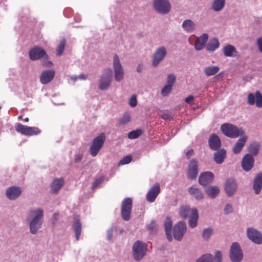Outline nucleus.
I'll list each match as a JSON object with an SVG mask.
<instances>
[{"label":"nucleus","mask_w":262,"mask_h":262,"mask_svg":"<svg viewBox=\"0 0 262 262\" xmlns=\"http://www.w3.org/2000/svg\"><path fill=\"white\" fill-rule=\"evenodd\" d=\"M183 29L186 32L191 33L195 29V23L191 19H187L183 21L182 24Z\"/></svg>","instance_id":"c85d7f7f"},{"label":"nucleus","mask_w":262,"mask_h":262,"mask_svg":"<svg viewBox=\"0 0 262 262\" xmlns=\"http://www.w3.org/2000/svg\"><path fill=\"white\" fill-rule=\"evenodd\" d=\"M255 104L258 107H262V95L259 91L255 93Z\"/></svg>","instance_id":"a18cd8bd"},{"label":"nucleus","mask_w":262,"mask_h":262,"mask_svg":"<svg viewBox=\"0 0 262 262\" xmlns=\"http://www.w3.org/2000/svg\"><path fill=\"white\" fill-rule=\"evenodd\" d=\"M21 188L19 186H11L8 188L6 191V195L10 200H15L21 194Z\"/></svg>","instance_id":"f3484780"},{"label":"nucleus","mask_w":262,"mask_h":262,"mask_svg":"<svg viewBox=\"0 0 262 262\" xmlns=\"http://www.w3.org/2000/svg\"><path fill=\"white\" fill-rule=\"evenodd\" d=\"M193 152V150L192 149H190L186 152V156L188 159H189L192 156Z\"/></svg>","instance_id":"69168bd1"},{"label":"nucleus","mask_w":262,"mask_h":262,"mask_svg":"<svg viewBox=\"0 0 262 262\" xmlns=\"http://www.w3.org/2000/svg\"><path fill=\"white\" fill-rule=\"evenodd\" d=\"M260 143L257 141H253L248 146V150L249 154L252 155V157L256 156L259 152L260 148Z\"/></svg>","instance_id":"473e14b6"},{"label":"nucleus","mask_w":262,"mask_h":262,"mask_svg":"<svg viewBox=\"0 0 262 262\" xmlns=\"http://www.w3.org/2000/svg\"><path fill=\"white\" fill-rule=\"evenodd\" d=\"M226 151L224 149H221L214 153V160L217 164H222L226 158Z\"/></svg>","instance_id":"72a5a7b5"},{"label":"nucleus","mask_w":262,"mask_h":262,"mask_svg":"<svg viewBox=\"0 0 262 262\" xmlns=\"http://www.w3.org/2000/svg\"><path fill=\"white\" fill-rule=\"evenodd\" d=\"M262 188V173H258L254 178L253 181V189L254 192L258 194Z\"/></svg>","instance_id":"a878e982"},{"label":"nucleus","mask_w":262,"mask_h":262,"mask_svg":"<svg viewBox=\"0 0 262 262\" xmlns=\"http://www.w3.org/2000/svg\"><path fill=\"white\" fill-rule=\"evenodd\" d=\"M220 70L218 66H207L204 68V73L206 76H211L216 74Z\"/></svg>","instance_id":"e433bc0d"},{"label":"nucleus","mask_w":262,"mask_h":262,"mask_svg":"<svg viewBox=\"0 0 262 262\" xmlns=\"http://www.w3.org/2000/svg\"><path fill=\"white\" fill-rule=\"evenodd\" d=\"M30 59L32 60H36L42 57H47L46 51L40 47H35L31 49L29 52Z\"/></svg>","instance_id":"2eb2a0df"},{"label":"nucleus","mask_w":262,"mask_h":262,"mask_svg":"<svg viewBox=\"0 0 262 262\" xmlns=\"http://www.w3.org/2000/svg\"><path fill=\"white\" fill-rule=\"evenodd\" d=\"M112 81V70L110 68L104 69L99 79V88L101 91L107 90Z\"/></svg>","instance_id":"39448f33"},{"label":"nucleus","mask_w":262,"mask_h":262,"mask_svg":"<svg viewBox=\"0 0 262 262\" xmlns=\"http://www.w3.org/2000/svg\"><path fill=\"white\" fill-rule=\"evenodd\" d=\"M137 101L136 96L133 95L130 97L129 99V104L131 107H134L137 105Z\"/></svg>","instance_id":"864d4df0"},{"label":"nucleus","mask_w":262,"mask_h":262,"mask_svg":"<svg viewBox=\"0 0 262 262\" xmlns=\"http://www.w3.org/2000/svg\"><path fill=\"white\" fill-rule=\"evenodd\" d=\"M103 179L102 178L96 179L93 184L92 189H94L95 188H96L103 182Z\"/></svg>","instance_id":"5fc2aeb1"},{"label":"nucleus","mask_w":262,"mask_h":262,"mask_svg":"<svg viewBox=\"0 0 262 262\" xmlns=\"http://www.w3.org/2000/svg\"><path fill=\"white\" fill-rule=\"evenodd\" d=\"M130 121V116L127 112L125 113L123 116L120 118L119 123L122 125H125Z\"/></svg>","instance_id":"79ce46f5"},{"label":"nucleus","mask_w":262,"mask_h":262,"mask_svg":"<svg viewBox=\"0 0 262 262\" xmlns=\"http://www.w3.org/2000/svg\"><path fill=\"white\" fill-rule=\"evenodd\" d=\"M220 42L216 38L211 39L206 44V49L208 51L213 52L219 48Z\"/></svg>","instance_id":"7c9ffc66"},{"label":"nucleus","mask_w":262,"mask_h":262,"mask_svg":"<svg viewBox=\"0 0 262 262\" xmlns=\"http://www.w3.org/2000/svg\"><path fill=\"white\" fill-rule=\"evenodd\" d=\"M255 102V95L252 93L249 94L248 96V103L250 105H253Z\"/></svg>","instance_id":"603ef678"},{"label":"nucleus","mask_w":262,"mask_h":262,"mask_svg":"<svg viewBox=\"0 0 262 262\" xmlns=\"http://www.w3.org/2000/svg\"><path fill=\"white\" fill-rule=\"evenodd\" d=\"M254 159L252 155L247 154L243 157L241 165L243 169L245 171H249L254 166Z\"/></svg>","instance_id":"dca6fc26"},{"label":"nucleus","mask_w":262,"mask_h":262,"mask_svg":"<svg viewBox=\"0 0 262 262\" xmlns=\"http://www.w3.org/2000/svg\"><path fill=\"white\" fill-rule=\"evenodd\" d=\"M208 144L211 149L217 150L220 149L221 146V141L217 135L213 134L211 135L209 138Z\"/></svg>","instance_id":"4be33fe9"},{"label":"nucleus","mask_w":262,"mask_h":262,"mask_svg":"<svg viewBox=\"0 0 262 262\" xmlns=\"http://www.w3.org/2000/svg\"><path fill=\"white\" fill-rule=\"evenodd\" d=\"M223 53L227 57L235 56L237 53L235 48L231 45H227L223 48Z\"/></svg>","instance_id":"f704fd0d"},{"label":"nucleus","mask_w":262,"mask_h":262,"mask_svg":"<svg viewBox=\"0 0 262 262\" xmlns=\"http://www.w3.org/2000/svg\"><path fill=\"white\" fill-rule=\"evenodd\" d=\"M237 184L234 178H230L226 180L224 188L228 196H233L237 190Z\"/></svg>","instance_id":"4468645a"},{"label":"nucleus","mask_w":262,"mask_h":262,"mask_svg":"<svg viewBox=\"0 0 262 262\" xmlns=\"http://www.w3.org/2000/svg\"><path fill=\"white\" fill-rule=\"evenodd\" d=\"M226 5V0H212L211 9L214 12H219L223 10Z\"/></svg>","instance_id":"393cba45"},{"label":"nucleus","mask_w":262,"mask_h":262,"mask_svg":"<svg viewBox=\"0 0 262 262\" xmlns=\"http://www.w3.org/2000/svg\"><path fill=\"white\" fill-rule=\"evenodd\" d=\"M246 233L248 238L253 243L257 245L262 244V234L258 230L252 227L248 228Z\"/></svg>","instance_id":"9b49d317"},{"label":"nucleus","mask_w":262,"mask_h":262,"mask_svg":"<svg viewBox=\"0 0 262 262\" xmlns=\"http://www.w3.org/2000/svg\"><path fill=\"white\" fill-rule=\"evenodd\" d=\"M247 140V137L246 136L240 138L233 146V152L235 154L239 153L244 146Z\"/></svg>","instance_id":"cd10ccee"},{"label":"nucleus","mask_w":262,"mask_h":262,"mask_svg":"<svg viewBox=\"0 0 262 262\" xmlns=\"http://www.w3.org/2000/svg\"><path fill=\"white\" fill-rule=\"evenodd\" d=\"M213 232V230L211 228H207L204 229L202 234L203 239L206 241H208L210 239L211 236L212 235Z\"/></svg>","instance_id":"58836bf2"},{"label":"nucleus","mask_w":262,"mask_h":262,"mask_svg":"<svg viewBox=\"0 0 262 262\" xmlns=\"http://www.w3.org/2000/svg\"><path fill=\"white\" fill-rule=\"evenodd\" d=\"M221 129L225 136L232 138L242 136L245 134L242 128L239 129L235 125L227 123L222 124Z\"/></svg>","instance_id":"7ed1b4c3"},{"label":"nucleus","mask_w":262,"mask_h":262,"mask_svg":"<svg viewBox=\"0 0 262 262\" xmlns=\"http://www.w3.org/2000/svg\"><path fill=\"white\" fill-rule=\"evenodd\" d=\"M172 222L169 217H167L164 223V228L167 239L170 242L172 241V236L171 230L172 228Z\"/></svg>","instance_id":"c756f323"},{"label":"nucleus","mask_w":262,"mask_h":262,"mask_svg":"<svg viewBox=\"0 0 262 262\" xmlns=\"http://www.w3.org/2000/svg\"><path fill=\"white\" fill-rule=\"evenodd\" d=\"M193 100V97L192 95H190L185 99V101L187 103H190Z\"/></svg>","instance_id":"680f3d73"},{"label":"nucleus","mask_w":262,"mask_h":262,"mask_svg":"<svg viewBox=\"0 0 262 262\" xmlns=\"http://www.w3.org/2000/svg\"><path fill=\"white\" fill-rule=\"evenodd\" d=\"M199 219V212L196 208H193L191 210V214L189 216L188 225L192 228L195 227L198 225Z\"/></svg>","instance_id":"5701e85b"},{"label":"nucleus","mask_w":262,"mask_h":262,"mask_svg":"<svg viewBox=\"0 0 262 262\" xmlns=\"http://www.w3.org/2000/svg\"><path fill=\"white\" fill-rule=\"evenodd\" d=\"M152 5L155 11L162 15L168 14L171 9L168 0H154Z\"/></svg>","instance_id":"423d86ee"},{"label":"nucleus","mask_w":262,"mask_h":262,"mask_svg":"<svg viewBox=\"0 0 262 262\" xmlns=\"http://www.w3.org/2000/svg\"><path fill=\"white\" fill-rule=\"evenodd\" d=\"M167 51L165 47L160 46L156 49L152 57V66L157 67L165 58Z\"/></svg>","instance_id":"1a4fd4ad"},{"label":"nucleus","mask_w":262,"mask_h":262,"mask_svg":"<svg viewBox=\"0 0 262 262\" xmlns=\"http://www.w3.org/2000/svg\"><path fill=\"white\" fill-rule=\"evenodd\" d=\"M64 184L63 178L55 179L52 183L51 185V191L53 193H57L61 188Z\"/></svg>","instance_id":"bb28decb"},{"label":"nucleus","mask_w":262,"mask_h":262,"mask_svg":"<svg viewBox=\"0 0 262 262\" xmlns=\"http://www.w3.org/2000/svg\"><path fill=\"white\" fill-rule=\"evenodd\" d=\"M176 80V76L172 74H170L167 76V84L172 86L173 84L175 83Z\"/></svg>","instance_id":"09e8293b"},{"label":"nucleus","mask_w":262,"mask_h":262,"mask_svg":"<svg viewBox=\"0 0 262 262\" xmlns=\"http://www.w3.org/2000/svg\"><path fill=\"white\" fill-rule=\"evenodd\" d=\"M198 174V163L194 159H191L188 163L187 175L188 178L191 180L196 179Z\"/></svg>","instance_id":"ddd939ff"},{"label":"nucleus","mask_w":262,"mask_h":262,"mask_svg":"<svg viewBox=\"0 0 262 262\" xmlns=\"http://www.w3.org/2000/svg\"><path fill=\"white\" fill-rule=\"evenodd\" d=\"M73 228L75 233L76 239L77 241H78L81 231V224L79 220H75Z\"/></svg>","instance_id":"4c0bfd02"},{"label":"nucleus","mask_w":262,"mask_h":262,"mask_svg":"<svg viewBox=\"0 0 262 262\" xmlns=\"http://www.w3.org/2000/svg\"><path fill=\"white\" fill-rule=\"evenodd\" d=\"M142 70H143V66L140 64H138L137 67V69H136L137 72L138 73H140L142 71Z\"/></svg>","instance_id":"774afa93"},{"label":"nucleus","mask_w":262,"mask_h":262,"mask_svg":"<svg viewBox=\"0 0 262 262\" xmlns=\"http://www.w3.org/2000/svg\"><path fill=\"white\" fill-rule=\"evenodd\" d=\"M186 225L185 222L181 221L174 225L173 230V236L175 239L180 241L186 231Z\"/></svg>","instance_id":"f8f14e48"},{"label":"nucleus","mask_w":262,"mask_h":262,"mask_svg":"<svg viewBox=\"0 0 262 262\" xmlns=\"http://www.w3.org/2000/svg\"><path fill=\"white\" fill-rule=\"evenodd\" d=\"M132 158L130 156H126L123 157L119 162V165H122L129 163L132 161Z\"/></svg>","instance_id":"3c124183"},{"label":"nucleus","mask_w":262,"mask_h":262,"mask_svg":"<svg viewBox=\"0 0 262 262\" xmlns=\"http://www.w3.org/2000/svg\"><path fill=\"white\" fill-rule=\"evenodd\" d=\"M28 126L21 124V123H17L15 126L16 130L20 134L27 136Z\"/></svg>","instance_id":"ea45409f"},{"label":"nucleus","mask_w":262,"mask_h":262,"mask_svg":"<svg viewBox=\"0 0 262 262\" xmlns=\"http://www.w3.org/2000/svg\"><path fill=\"white\" fill-rule=\"evenodd\" d=\"M172 86L166 84L165 85L161 90V94L163 96H166L171 92Z\"/></svg>","instance_id":"de8ad7c7"},{"label":"nucleus","mask_w":262,"mask_h":262,"mask_svg":"<svg viewBox=\"0 0 262 262\" xmlns=\"http://www.w3.org/2000/svg\"><path fill=\"white\" fill-rule=\"evenodd\" d=\"M55 72L53 70H46L41 74L40 81L43 84H46L50 82L54 78Z\"/></svg>","instance_id":"412c9836"},{"label":"nucleus","mask_w":262,"mask_h":262,"mask_svg":"<svg viewBox=\"0 0 262 262\" xmlns=\"http://www.w3.org/2000/svg\"><path fill=\"white\" fill-rule=\"evenodd\" d=\"M205 191L209 197L214 199L218 195L220 190L216 186H209L205 189Z\"/></svg>","instance_id":"2f4dec72"},{"label":"nucleus","mask_w":262,"mask_h":262,"mask_svg":"<svg viewBox=\"0 0 262 262\" xmlns=\"http://www.w3.org/2000/svg\"><path fill=\"white\" fill-rule=\"evenodd\" d=\"M222 253L220 251H217L215 252L214 257L212 258V262H222Z\"/></svg>","instance_id":"8fccbe9b"},{"label":"nucleus","mask_w":262,"mask_h":262,"mask_svg":"<svg viewBox=\"0 0 262 262\" xmlns=\"http://www.w3.org/2000/svg\"><path fill=\"white\" fill-rule=\"evenodd\" d=\"M113 68L115 81L118 82L122 81L124 78V70L118 56L116 54L113 56Z\"/></svg>","instance_id":"f03ea898"},{"label":"nucleus","mask_w":262,"mask_h":262,"mask_svg":"<svg viewBox=\"0 0 262 262\" xmlns=\"http://www.w3.org/2000/svg\"><path fill=\"white\" fill-rule=\"evenodd\" d=\"M212 256L211 254L208 253L203 255L201 258L198 259L196 262H212Z\"/></svg>","instance_id":"c03bdc74"},{"label":"nucleus","mask_w":262,"mask_h":262,"mask_svg":"<svg viewBox=\"0 0 262 262\" xmlns=\"http://www.w3.org/2000/svg\"><path fill=\"white\" fill-rule=\"evenodd\" d=\"M209 36L207 33H203L200 36L196 38L194 48L196 51H201L206 46V42L208 40Z\"/></svg>","instance_id":"6ab92c4d"},{"label":"nucleus","mask_w":262,"mask_h":262,"mask_svg":"<svg viewBox=\"0 0 262 262\" xmlns=\"http://www.w3.org/2000/svg\"><path fill=\"white\" fill-rule=\"evenodd\" d=\"M42 64L46 67H50L52 66L53 63L51 61H44Z\"/></svg>","instance_id":"0e129e2a"},{"label":"nucleus","mask_w":262,"mask_h":262,"mask_svg":"<svg viewBox=\"0 0 262 262\" xmlns=\"http://www.w3.org/2000/svg\"><path fill=\"white\" fill-rule=\"evenodd\" d=\"M105 140V136L103 133L94 139L90 148V154L92 157H95L98 154L102 147Z\"/></svg>","instance_id":"6e6552de"},{"label":"nucleus","mask_w":262,"mask_h":262,"mask_svg":"<svg viewBox=\"0 0 262 262\" xmlns=\"http://www.w3.org/2000/svg\"><path fill=\"white\" fill-rule=\"evenodd\" d=\"M256 45L259 51L262 53V37H258L256 40Z\"/></svg>","instance_id":"6e6d98bb"},{"label":"nucleus","mask_w":262,"mask_h":262,"mask_svg":"<svg viewBox=\"0 0 262 262\" xmlns=\"http://www.w3.org/2000/svg\"><path fill=\"white\" fill-rule=\"evenodd\" d=\"M232 211V206L229 204H227L224 208L225 212L227 214H228V213L231 212Z\"/></svg>","instance_id":"13d9d810"},{"label":"nucleus","mask_w":262,"mask_h":262,"mask_svg":"<svg viewBox=\"0 0 262 262\" xmlns=\"http://www.w3.org/2000/svg\"><path fill=\"white\" fill-rule=\"evenodd\" d=\"M162 118L165 120H169L171 119V116L168 113H164L162 115Z\"/></svg>","instance_id":"e2e57ef3"},{"label":"nucleus","mask_w":262,"mask_h":262,"mask_svg":"<svg viewBox=\"0 0 262 262\" xmlns=\"http://www.w3.org/2000/svg\"><path fill=\"white\" fill-rule=\"evenodd\" d=\"M142 133V131L141 129H137L134 130H132L128 134V138L130 139H134L138 138L140 135H141Z\"/></svg>","instance_id":"a19ab883"},{"label":"nucleus","mask_w":262,"mask_h":262,"mask_svg":"<svg viewBox=\"0 0 262 262\" xmlns=\"http://www.w3.org/2000/svg\"><path fill=\"white\" fill-rule=\"evenodd\" d=\"M191 210L190 206L188 205L182 206L179 209V215L183 219H187L191 214Z\"/></svg>","instance_id":"c9c22d12"},{"label":"nucleus","mask_w":262,"mask_h":262,"mask_svg":"<svg viewBox=\"0 0 262 262\" xmlns=\"http://www.w3.org/2000/svg\"><path fill=\"white\" fill-rule=\"evenodd\" d=\"M155 221L153 220L151 221L150 222V223L147 225L148 229L149 230H150V231H154V228H155Z\"/></svg>","instance_id":"bf43d9fd"},{"label":"nucleus","mask_w":262,"mask_h":262,"mask_svg":"<svg viewBox=\"0 0 262 262\" xmlns=\"http://www.w3.org/2000/svg\"><path fill=\"white\" fill-rule=\"evenodd\" d=\"M229 258L232 262H241L244 254L240 245L236 242H233L229 250Z\"/></svg>","instance_id":"20e7f679"},{"label":"nucleus","mask_w":262,"mask_h":262,"mask_svg":"<svg viewBox=\"0 0 262 262\" xmlns=\"http://www.w3.org/2000/svg\"><path fill=\"white\" fill-rule=\"evenodd\" d=\"M160 192V186L159 184L157 183L147 192L146 196L147 201L150 203L154 202Z\"/></svg>","instance_id":"a211bd4d"},{"label":"nucleus","mask_w":262,"mask_h":262,"mask_svg":"<svg viewBox=\"0 0 262 262\" xmlns=\"http://www.w3.org/2000/svg\"><path fill=\"white\" fill-rule=\"evenodd\" d=\"M83 158V156L81 154H77L75 155V162L77 163V162H79L81 161V160H82Z\"/></svg>","instance_id":"052dcab7"},{"label":"nucleus","mask_w":262,"mask_h":262,"mask_svg":"<svg viewBox=\"0 0 262 262\" xmlns=\"http://www.w3.org/2000/svg\"><path fill=\"white\" fill-rule=\"evenodd\" d=\"M214 178V175L212 172L206 171L200 174L199 177V183L202 186H206L211 183Z\"/></svg>","instance_id":"aec40b11"},{"label":"nucleus","mask_w":262,"mask_h":262,"mask_svg":"<svg viewBox=\"0 0 262 262\" xmlns=\"http://www.w3.org/2000/svg\"><path fill=\"white\" fill-rule=\"evenodd\" d=\"M88 77V74H81L78 76V78L81 80H85Z\"/></svg>","instance_id":"338daca9"},{"label":"nucleus","mask_w":262,"mask_h":262,"mask_svg":"<svg viewBox=\"0 0 262 262\" xmlns=\"http://www.w3.org/2000/svg\"><path fill=\"white\" fill-rule=\"evenodd\" d=\"M132 208V200L130 198L125 199L122 202L121 216L123 220L128 221L130 218Z\"/></svg>","instance_id":"9d476101"},{"label":"nucleus","mask_w":262,"mask_h":262,"mask_svg":"<svg viewBox=\"0 0 262 262\" xmlns=\"http://www.w3.org/2000/svg\"><path fill=\"white\" fill-rule=\"evenodd\" d=\"M113 227H110L107 230V236L106 238L107 240H111L112 239V237L113 236Z\"/></svg>","instance_id":"4d7b16f0"},{"label":"nucleus","mask_w":262,"mask_h":262,"mask_svg":"<svg viewBox=\"0 0 262 262\" xmlns=\"http://www.w3.org/2000/svg\"><path fill=\"white\" fill-rule=\"evenodd\" d=\"M188 191L192 197L198 201L202 200L204 198V194L202 191L195 186L190 187Z\"/></svg>","instance_id":"b1692460"},{"label":"nucleus","mask_w":262,"mask_h":262,"mask_svg":"<svg viewBox=\"0 0 262 262\" xmlns=\"http://www.w3.org/2000/svg\"><path fill=\"white\" fill-rule=\"evenodd\" d=\"M43 210L41 208L31 209L28 213L26 222L29 224L31 234H36L41 228Z\"/></svg>","instance_id":"f257e3e1"},{"label":"nucleus","mask_w":262,"mask_h":262,"mask_svg":"<svg viewBox=\"0 0 262 262\" xmlns=\"http://www.w3.org/2000/svg\"><path fill=\"white\" fill-rule=\"evenodd\" d=\"M66 46V40L63 39L59 43L57 48V55L60 56L63 52Z\"/></svg>","instance_id":"37998d69"},{"label":"nucleus","mask_w":262,"mask_h":262,"mask_svg":"<svg viewBox=\"0 0 262 262\" xmlns=\"http://www.w3.org/2000/svg\"><path fill=\"white\" fill-rule=\"evenodd\" d=\"M146 245L143 242L138 241L133 246V254L136 260H141L146 254Z\"/></svg>","instance_id":"0eeeda50"},{"label":"nucleus","mask_w":262,"mask_h":262,"mask_svg":"<svg viewBox=\"0 0 262 262\" xmlns=\"http://www.w3.org/2000/svg\"><path fill=\"white\" fill-rule=\"evenodd\" d=\"M28 131L27 136L36 135L40 133L39 129L36 127H29L28 126Z\"/></svg>","instance_id":"49530a36"}]
</instances>
